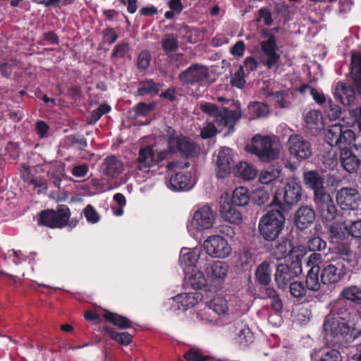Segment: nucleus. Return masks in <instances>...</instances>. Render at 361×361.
I'll list each match as a JSON object with an SVG mask.
<instances>
[{
	"label": "nucleus",
	"instance_id": "nucleus-1",
	"mask_svg": "<svg viewBox=\"0 0 361 361\" xmlns=\"http://www.w3.org/2000/svg\"><path fill=\"white\" fill-rule=\"evenodd\" d=\"M166 138L168 148L155 152L151 145L141 147L135 159L136 170L148 173L152 167L158 165L160 162L168 160L176 152L186 156H193L197 153L198 147L190 140L183 135H178L174 129L169 127L166 130Z\"/></svg>",
	"mask_w": 361,
	"mask_h": 361
},
{
	"label": "nucleus",
	"instance_id": "nucleus-2",
	"mask_svg": "<svg viewBox=\"0 0 361 361\" xmlns=\"http://www.w3.org/2000/svg\"><path fill=\"white\" fill-rule=\"evenodd\" d=\"M200 107L202 112L214 117L219 126L233 127L242 117L241 107L238 103H233L228 108L222 109H219L216 104L209 102L201 103Z\"/></svg>",
	"mask_w": 361,
	"mask_h": 361
},
{
	"label": "nucleus",
	"instance_id": "nucleus-3",
	"mask_svg": "<svg viewBox=\"0 0 361 361\" xmlns=\"http://www.w3.org/2000/svg\"><path fill=\"white\" fill-rule=\"evenodd\" d=\"M216 221V214L207 205L198 207L192 219L187 224V229L193 238L197 239L205 230L213 227Z\"/></svg>",
	"mask_w": 361,
	"mask_h": 361
},
{
	"label": "nucleus",
	"instance_id": "nucleus-4",
	"mask_svg": "<svg viewBox=\"0 0 361 361\" xmlns=\"http://www.w3.org/2000/svg\"><path fill=\"white\" fill-rule=\"evenodd\" d=\"M285 217L279 210H271L263 215L258 224L260 235L267 241L278 238L284 227Z\"/></svg>",
	"mask_w": 361,
	"mask_h": 361
},
{
	"label": "nucleus",
	"instance_id": "nucleus-5",
	"mask_svg": "<svg viewBox=\"0 0 361 361\" xmlns=\"http://www.w3.org/2000/svg\"><path fill=\"white\" fill-rule=\"evenodd\" d=\"M246 149L247 152L255 154L265 162L277 159L279 156V151L275 147L274 138L271 136L255 135Z\"/></svg>",
	"mask_w": 361,
	"mask_h": 361
},
{
	"label": "nucleus",
	"instance_id": "nucleus-6",
	"mask_svg": "<svg viewBox=\"0 0 361 361\" xmlns=\"http://www.w3.org/2000/svg\"><path fill=\"white\" fill-rule=\"evenodd\" d=\"M323 327L326 332L329 331L334 337L340 335L348 343L353 341L361 335V330H357L355 327L350 326L342 318L326 319Z\"/></svg>",
	"mask_w": 361,
	"mask_h": 361
},
{
	"label": "nucleus",
	"instance_id": "nucleus-7",
	"mask_svg": "<svg viewBox=\"0 0 361 361\" xmlns=\"http://www.w3.org/2000/svg\"><path fill=\"white\" fill-rule=\"evenodd\" d=\"M262 35L267 39L260 42L262 55L261 63L271 69L279 66L280 54L276 52L277 44L275 36L268 31H263Z\"/></svg>",
	"mask_w": 361,
	"mask_h": 361
},
{
	"label": "nucleus",
	"instance_id": "nucleus-8",
	"mask_svg": "<svg viewBox=\"0 0 361 361\" xmlns=\"http://www.w3.org/2000/svg\"><path fill=\"white\" fill-rule=\"evenodd\" d=\"M203 247L207 254L212 258L225 259L231 252V246L227 240L219 235L209 236L204 242Z\"/></svg>",
	"mask_w": 361,
	"mask_h": 361
},
{
	"label": "nucleus",
	"instance_id": "nucleus-9",
	"mask_svg": "<svg viewBox=\"0 0 361 361\" xmlns=\"http://www.w3.org/2000/svg\"><path fill=\"white\" fill-rule=\"evenodd\" d=\"M212 310L218 316L225 315L230 312L232 314L244 312L246 307L238 298L233 297L228 301L222 297L213 298L209 302Z\"/></svg>",
	"mask_w": 361,
	"mask_h": 361
},
{
	"label": "nucleus",
	"instance_id": "nucleus-10",
	"mask_svg": "<svg viewBox=\"0 0 361 361\" xmlns=\"http://www.w3.org/2000/svg\"><path fill=\"white\" fill-rule=\"evenodd\" d=\"M347 270L343 263L334 259L324 264L321 270L320 278L322 283L335 285L340 282L346 275Z\"/></svg>",
	"mask_w": 361,
	"mask_h": 361
},
{
	"label": "nucleus",
	"instance_id": "nucleus-11",
	"mask_svg": "<svg viewBox=\"0 0 361 361\" xmlns=\"http://www.w3.org/2000/svg\"><path fill=\"white\" fill-rule=\"evenodd\" d=\"M230 271V266L226 262L214 261L205 269L209 287L221 288L225 283Z\"/></svg>",
	"mask_w": 361,
	"mask_h": 361
},
{
	"label": "nucleus",
	"instance_id": "nucleus-12",
	"mask_svg": "<svg viewBox=\"0 0 361 361\" xmlns=\"http://www.w3.org/2000/svg\"><path fill=\"white\" fill-rule=\"evenodd\" d=\"M296 257L297 260L293 262L290 266L283 264L278 265L275 274V281L279 288H286L291 280L302 273L299 255H297Z\"/></svg>",
	"mask_w": 361,
	"mask_h": 361
},
{
	"label": "nucleus",
	"instance_id": "nucleus-13",
	"mask_svg": "<svg viewBox=\"0 0 361 361\" xmlns=\"http://www.w3.org/2000/svg\"><path fill=\"white\" fill-rule=\"evenodd\" d=\"M338 205L343 210H356L361 204V195L355 188L343 187L336 194Z\"/></svg>",
	"mask_w": 361,
	"mask_h": 361
},
{
	"label": "nucleus",
	"instance_id": "nucleus-14",
	"mask_svg": "<svg viewBox=\"0 0 361 361\" xmlns=\"http://www.w3.org/2000/svg\"><path fill=\"white\" fill-rule=\"evenodd\" d=\"M314 202L322 220L326 226L336 219L338 209L329 193L322 194V196L315 198Z\"/></svg>",
	"mask_w": 361,
	"mask_h": 361
},
{
	"label": "nucleus",
	"instance_id": "nucleus-15",
	"mask_svg": "<svg viewBox=\"0 0 361 361\" xmlns=\"http://www.w3.org/2000/svg\"><path fill=\"white\" fill-rule=\"evenodd\" d=\"M287 146L290 154L298 160L306 159L312 154L311 144L301 135H290Z\"/></svg>",
	"mask_w": 361,
	"mask_h": 361
},
{
	"label": "nucleus",
	"instance_id": "nucleus-16",
	"mask_svg": "<svg viewBox=\"0 0 361 361\" xmlns=\"http://www.w3.org/2000/svg\"><path fill=\"white\" fill-rule=\"evenodd\" d=\"M233 203L228 195H222L220 199L219 214L221 217L230 224L238 225L243 221L241 212Z\"/></svg>",
	"mask_w": 361,
	"mask_h": 361
},
{
	"label": "nucleus",
	"instance_id": "nucleus-17",
	"mask_svg": "<svg viewBox=\"0 0 361 361\" xmlns=\"http://www.w3.org/2000/svg\"><path fill=\"white\" fill-rule=\"evenodd\" d=\"M202 300V295L200 293H184L178 294L170 299L171 310L185 311L195 307Z\"/></svg>",
	"mask_w": 361,
	"mask_h": 361
},
{
	"label": "nucleus",
	"instance_id": "nucleus-18",
	"mask_svg": "<svg viewBox=\"0 0 361 361\" xmlns=\"http://www.w3.org/2000/svg\"><path fill=\"white\" fill-rule=\"evenodd\" d=\"M208 76V68L205 66L195 63L183 71L178 77L182 82L194 85L204 81Z\"/></svg>",
	"mask_w": 361,
	"mask_h": 361
},
{
	"label": "nucleus",
	"instance_id": "nucleus-19",
	"mask_svg": "<svg viewBox=\"0 0 361 361\" xmlns=\"http://www.w3.org/2000/svg\"><path fill=\"white\" fill-rule=\"evenodd\" d=\"M216 175L219 178H225L229 173L233 164V152L228 147H221L216 155Z\"/></svg>",
	"mask_w": 361,
	"mask_h": 361
},
{
	"label": "nucleus",
	"instance_id": "nucleus-20",
	"mask_svg": "<svg viewBox=\"0 0 361 361\" xmlns=\"http://www.w3.org/2000/svg\"><path fill=\"white\" fill-rule=\"evenodd\" d=\"M195 184L190 176L176 173L169 178H166V187L172 191L180 192L192 189Z\"/></svg>",
	"mask_w": 361,
	"mask_h": 361
},
{
	"label": "nucleus",
	"instance_id": "nucleus-21",
	"mask_svg": "<svg viewBox=\"0 0 361 361\" xmlns=\"http://www.w3.org/2000/svg\"><path fill=\"white\" fill-rule=\"evenodd\" d=\"M123 171V162L114 155L106 157L100 165V172L112 178H117Z\"/></svg>",
	"mask_w": 361,
	"mask_h": 361
},
{
	"label": "nucleus",
	"instance_id": "nucleus-22",
	"mask_svg": "<svg viewBox=\"0 0 361 361\" xmlns=\"http://www.w3.org/2000/svg\"><path fill=\"white\" fill-rule=\"evenodd\" d=\"M201 251L199 248L183 247L179 255V264L184 273H187L195 268L196 264L200 257Z\"/></svg>",
	"mask_w": 361,
	"mask_h": 361
},
{
	"label": "nucleus",
	"instance_id": "nucleus-23",
	"mask_svg": "<svg viewBox=\"0 0 361 361\" xmlns=\"http://www.w3.org/2000/svg\"><path fill=\"white\" fill-rule=\"evenodd\" d=\"M304 183L314 190V199L326 194L324 188V178L316 171H310L303 174Z\"/></svg>",
	"mask_w": 361,
	"mask_h": 361
},
{
	"label": "nucleus",
	"instance_id": "nucleus-24",
	"mask_svg": "<svg viewBox=\"0 0 361 361\" xmlns=\"http://www.w3.org/2000/svg\"><path fill=\"white\" fill-rule=\"evenodd\" d=\"M314 211L307 206L300 207L295 214V224L300 230L307 228L314 222Z\"/></svg>",
	"mask_w": 361,
	"mask_h": 361
},
{
	"label": "nucleus",
	"instance_id": "nucleus-25",
	"mask_svg": "<svg viewBox=\"0 0 361 361\" xmlns=\"http://www.w3.org/2000/svg\"><path fill=\"white\" fill-rule=\"evenodd\" d=\"M268 96L271 97L274 103L281 109H289L294 99L293 92L288 88L271 92Z\"/></svg>",
	"mask_w": 361,
	"mask_h": 361
},
{
	"label": "nucleus",
	"instance_id": "nucleus-26",
	"mask_svg": "<svg viewBox=\"0 0 361 361\" xmlns=\"http://www.w3.org/2000/svg\"><path fill=\"white\" fill-rule=\"evenodd\" d=\"M185 283L194 289H202L209 286L207 277L200 270L192 269L185 273Z\"/></svg>",
	"mask_w": 361,
	"mask_h": 361
},
{
	"label": "nucleus",
	"instance_id": "nucleus-27",
	"mask_svg": "<svg viewBox=\"0 0 361 361\" xmlns=\"http://www.w3.org/2000/svg\"><path fill=\"white\" fill-rule=\"evenodd\" d=\"M300 247H293L288 239H283L271 249V255L277 260L286 258L290 254L293 255L300 250Z\"/></svg>",
	"mask_w": 361,
	"mask_h": 361
},
{
	"label": "nucleus",
	"instance_id": "nucleus-28",
	"mask_svg": "<svg viewBox=\"0 0 361 361\" xmlns=\"http://www.w3.org/2000/svg\"><path fill=\"white\" fill-rule=\"evenodd\" d=\"M301 187L295 182L290 181L287 183L284 192V201L288 204H293L298 202L301 197Z\"/></svg>",
	"mask_w": 361,
	"mask_h": 361
},
{
	"label": "nucleus",
	"instance_id": "nucleus-29",
	"mask_svg": "<svg viewBox=\"0 0 361 361\" xmlns=\"http://www.w3.org/2000/svg\"><path fill=\"white\" fill-rule=\"evenodd\" d=\"M335 97L343 105H350L355 100V92L350 87L338 85L335 90Z\"/></svg>",
	"mask_w": 361,
	"mask_h": 361
},
{
	"label": "nucleus",
	"instance_id": "nucleus-30",
	"mask_svg": "<svg viewBox=\"0 0 361 361\" xmlns=\"http://www.w3.org/2000/svg\"><path fill=\"white\" fill-rule=\"evenodd\" d=\"M341 161L344 169L349 172H355L359 167L360 161L350 150H343L341 152Z\"/></svg>",
	"mask_w": 361,
	"mask_h": 361
},
{
	"label": "nucleus",
	"instance_id": "nucleus-31",
	"mask_svg": "<svg viewBox=\"0 0 361 361\" xmlns=\"http://www.w3.org/2000/svg\"><path fill=\"white\" fill-rule=\"evenodd\" d=\"M234 173L236 176L244 180H252L257 176L256 169L246 161L240 162L235 167Z\"/></svg>",
	"mask_w": 361,
	"mask_h": 361
},
{
	"label": "nucleus",
	"instance_id": "nucleus-32",
	"mask_svg": "<svg viewBox=\"0 0 361 361\" xmlns=\"http://www.w3.org/2000/svg\"><path fill=\"white\" fill-rule=\"evenodd\" d=\"M351 73L354 84L359 94H361V54H353Z\"/></svg>",
	"mask_w": 361,
	"mask_h": 361
},
{
	"label": "nucleus",
	"instance_id": "nucleus-33",
	"mask_svg": "<svg viewBox=\"0 0 361 361\" xmlns=\"http://www.w3.org/2000/svg\"><path fill=\"white\" fill-rule=\"evenodd\" d=\"M71 211L68 206L61 204L57 207L56 210H54V224L55 228H63L68 225V222L70 219Z\"/></svg>",
	"mask_w": 361,
	"mask_h": 361
},
{
	"label": "nucleus",
	"instance_id": "nucleus-34",
	"mask_svg": "<svg viewBox=\"0 0 361 361\" xmlns=\"http://www.w3.org/2000/svg\"><path fill=\"white\" fill-rule=\"evenodd\" d=\"M231 200L238 207H243L246 206L251 200V195L247 188L238 187L233 190Z\"/></svg>",
	"mask_w": 361,
	"mask_h": 361
},
{
	"label": "nucleus",
	"instance_id": "nucleus-35",
	"mask_svg": "<svg viewBox=\"0 0 361 361\" xmlns=\"http://www.w3.org/2000/svg\"><path fill=\"white\" fill-rule=\"evenodd\" d=\"M161 85L155 82L152 79H147L140 82V87L137 90V93L140 96H144L147 94H156L158 93Z\"/></svg>",
	"mask_w": 361,
	"mask_h": 361
},
{
	"label": "nucleus",
	"instance_id": "nucleus-36",
	"mask_svg": "<svg viewBox=\"0 0 361 361\" xmlns=\"http://www.w3.org/2000/svg\"><path fill=\"white\" fill-rule=\"evenodd\" d=\"M337 252L341 255L343 261H346L353 268H358L357 261L352 255L350 245L347 243L338 244L336 247Z\"/></svg>",
	"mask_w": 361,
	"mask_h": 361
},
{
	"label": "nucleus",
	"instance_id": "nucleus-37",
	"mask_svg": "<svg viewBox=\"0 0 361 361\" xmlns=\"http://www.w3.org/2000/svg\"><path fill=\"white\" fill-rule=\"evenodd\" d=\"M355 142V135L354 132L349 129L345 130L342 129L337 147L340 149L341 152L343 150H349V148L353 147Z\"/></svg>",
	"mask_w": 361,
	"mask_h": 361
},
{
	"label": "nucleus",
	"instance_id": "nucleus-38",
	"mask_svg": "<svg viewBox=\"0 0 361 361\" xmlns=\"http://www.w3.org/2000/svg\"><path fill=\"white\" fill-rule=\"evenodd\" d=\"M307 127L310 130H319L323 128L322 115L319 111L311 110L305 116Z\"/></svg>",
	"mask_w": 361,
	"mask_h": 361
},
{
	"label": "nucleus",
	"instance_id": "nucleus-39",
	"mask_svg": "<svg viewBox=\"0 0 361 361\" xmlns=\"http://www.w3.org/2000/svg\"><path fill=\"white\" fill-rule=\"evenodd\" d=\"M250 118L255 119L267 116L269 113L268 105L260 102H252L248 106Z\"/></svg>",
	"mask_w": 361,
	"mask_h": 361
},
{
	"label": "nucleus",
	"instance_id": "nucleus-40",
	"mask_svg": "<svg viewBox=\"0 0 361 361\" xmlns=\"http://www.w3.org/2000/svg\"><path fill=\"white\" fill-rule=\"evenodd\" d=\"M196 317L199 321L205 324L216 323L217 322V317L209 303L204 304V307L197 312Z\"/></svg>",
	"mask_w": 361,
	"mask_h": 361
},
{
	"label": "nucleus",
	"instance_id": "nucleus-41",
	"mask_svg": "<svg viewBox=\"0 0 361 361\" xmlns=\"http://www.w3.org/2000/svg\"><path fill=\"white\" fill-rule=\"evenodd\" d=\"M341 295L355 304H361V288L357 286H349L343 289Z\"/></svg>",
	"mask_w": 361,
	"mask_h": 361
},
{
	"label": "nucleus",
	"instance_id": "nucleus-42",
	"mask_svg": "<svg viewBox=\"0 0 361 361\" xmlns=\"http://www.w3.org/2000/svg\"><path fill=\"white\" fill-rule=\"evenodd\" d=\"M256 279L262 284L267 285L271 281V270L269 263L264 262L256 270Z\"/></svg>",
	"mask_w": 361,
	"mask_h": 361
},
{
	"label": "nucleus",
	"instance_id": "nucleus-43",
	"mask_svg": "<svg viewBox=\"0 0 361 361\" xmlns=\"http://www.w3.org/2000/svg\"><path fill=\"white\" fill-rule=\"evenodd\" d=\"M104 317L106 319V321L112 323L121 329H127L131 326L129 319L119 314L110 312H106L104 314Z\"/></svg>",
	"mask_w": 361,
	"mask_h": 361
},
{
	"label": "nucleus",
	"instance_id": "nucleus-44",
	"mask_svg": "<svg viewBox=\"0 0 361 361\" xmlns=\"http://www.w3.org/2000/svg\"><path fill=\"white\" fill-rule=\"evenodd\" d=\"M335 238H343L348 234V226L344 222L334 221L326 226Z\"/></svg>",
	"mask_w": 361,
	"mask_h": 361
},
{
	"label": "nucleus",
	"instance_id": "nucleus-45",
	"mask_svg": "<svg viewBox=\"0 0 361 361\" xmlns=\"http://www.w3.org/2000/svg\"><path fill=\"white\" fill-rule=\"evenodd\" d=\"M280 171L274 167H269L260 171L259 181L262 184H269L279 176Z\"/></svg>",
	"mask_w": 361,
	"mask_h": 361
},
{
	"label": "nucleus",
	"instance_id": "nucleus-46",
	"mask_svg": "<svg viewBox=\"0 0 361 361\" xmlns=\"http://www.w3.org/2000/svg\"><path fill=\"white\" fill-rule=\"evenodd\" d=\"M342 126L340 124H335L330 127L326 135V140L331 146L337 147L341 136Z\"/></svg>",
	"mask_w": 361,
	"mask_h": 361
},
{
	"label": "nucleus",
	"instance_id": "nucleus-47",
	"mask_svg": "<svg viewBox=\"0 0 361 361\" xmlns=\"http://www.w3.org/2000/svg\"><path fill=\"white\" fill-rule=\"evenodd\" d=\"M319 271L316 268L309 270L306 277V286L307 289L312 291H317L320 289L321 285L319 281Z\"/></svg>",
	"mask_w": 361,
	"mask_h": 361
},
{
	"label": "nucleus",
	"instance_id": "nucleus-48",
	"mask_svg": "<svg viewBox=\"0 0 361 361\" xmlns=\"http://www.w3.org/2000/svg\"><path fill=\"white\" fill-rule=\"evenodd\" d=\"M269 200V193L263 188L255 190L251 195V201L259 206L264 205Z\"/></svg>",
	"mask_w": 361,
	"mask_h": 361
},
{
	"label": "nucleus",
	"instance_id": "nucleus-49",
	"mask_svg": "<svg viewBox=\"0 0 361 361\" xmlns=\"http://www.w3.org/2000/svg\"><path fill=\"white\" fill-rule=\"evenodd\" d=\"M188 361H216L212 357L204 355L199 349L191 348L185 355Z\"/></svg>",
	"mask_w": 361,
	"mask_h": 361
},
{
	"label": "nucleus",
	"instance_id": "nucleus-50",
	"mask_svg": "<svg viewBox=\"0 0 361 361\" xmlns=\"http://www.w3.org/2000/svg\"><path fill=\"white\" fill-rule=\"evenodd\" d=\"M105 329L111 338L121 344L128 345L132 342L133 337L128 332L116 333L109 327H106Z\"/></svg>",
	"mask_w": 361,
	"mask_h": 361
},
{
	"label": "nucleus",
	"instance_id": "nucleus-51",
	"mask_svg": "<svg viewBox=\"0 0 361 361\" xmlns=\"http://www.w3.org/2000/svg\"><path fill=\"white\" fill-rule=\"evenodd\" d=\"M54 209H48L42 212L39 214L38 218V224L40 225H44L45 226L54 228Z\"/></svg>",
	"mask_w": 361,
	"mask_h": 361
},
{
	"label": "nucleus",
	"instance_id": "nucleus-52",
	"mask_svg": "<svg viewBox=\"0 0 361 361\" xmlns=\"http://www.w3.org/2000/svg\"><path fill=\"white\" fill-rule=\"evenodd\" d=\"M325 111L329 120L331 121H336L341 115V107L334 104L331 99L328 101L327 106L325 107Z\"/></svg>",
	"mask_w": 361,
	"mask_h": 361
},
{
	"label": "nucleus",
	"instance_id": "nucleus-53",
	"mask_svg": "<svg viewBox=\"0 0 361 361\" xmlns=\"http://www.w3.org/2000/svg\"><path fill=\"white\" fill-rule=\"evenodd\" d=\"M162 47L166 51H173L178 48V38L172 35H166L162 39Z\"/></svg>",
	"mask_w": 361,
	"mask_h": 361
},
{
	"label": "nucleus",
	"instance_id": "nucleus-54",
	"mask_svg": "<svg viewBox=\"0 0 361 361\" xmlns=\"http://www.w3.org/2000/svg\"><path fill=\"white\" fill-rule=\"evenodd\" d=\"M317 361H342V357L338 350H329L322 353Z\"/></svg>",
	"mask_w": 361,
	"mask_h": 361
},
{
	"label": "nucleus",
	"instance_id": "nucleus-55",
	"mask_svg": "<svg viewBox=\"0 0 361 361\" xmlns=\"http://www.w3.org/2000/svg\"><path fill=\"white\" fill-rule=\"evenodd\" d=\"M326 243L320 237H313L307 242V247L311 251H321L325 249Z\"/></svg>",
	"mask_w": 361,
	"mask_h": 361
},
{
	"label": "nucleus",
	"instance_id": "nucleus-56",
	"mask_svg": "<svg viewBox=\"0 0 361 361\" xmlns=\"http://www.w3.org/2000/svg\"><path fill=\"white\" fill-rule=\"evenodd\" d=\"M151 61L150 53L144 50L141 51L137 58V66L140 70H145L149 65Z\"/></svg>",
	"mask_w": 361,
	"mask_h": 361
},
{
	"label": "nucleus",
	"instance_id": "nucleus-57",
	"mask_svg": "<svg viewBox=\"0 0 361 361\" xmlns=\"http://www.w3.org/2000/svg\"><path fill=\"white\" fill-rule=\"evenodd\" d=\"M290 292L293 297L300 298L305 295L306 289L302 283L296 281L290 284Z\"/></svg>",
	"mask_w": 361,
	"mask_h": 361
},
{
	"label": "nucleus",
	"instance_id": "nucleus-58",
	"mask_svg": "<svg viewBox=\"0 0 361 361\" xmlns=\"http://www.w3.org/2000/svg\"><path fill=\"white\" fill-rule=\"evenodd\" d=\"M322 261V256L321 254L319 253H312L311 254L309 257H308V259L306 262V266L307 267H310V269L309 270H313L314 268H316L317 269V271H319V264H321Z\"/></svg>",
	"mask_w": 361,
	"mask_h": 361
},
{
	"label": "nucleus",
	"instance_id": "nucleus-59",
	"mask_svg": "<svg viewBox=\"0 0 361 361\" xmlns=\"http://www.w3.org/2000/svg\"><path fill=\"white\" fill-rule=\"evenodd\" d=\"M245 83V80L244 78L243 67L241 66L238 71L232 76L231 84L233 87L242 88Z\"/></svg>",
	"mask_w": 361,
	"mask_h": 361
},
{
	"label": "nucleus",
	"instance_id": "nucleus-60",
	"mask_svg": "<svg viewBox=\"0 0 361 361\" xmlns=\"http://www.w3.org/2000/svg\"><path fill=\"white\" fill-rule=\"evenodd\" d=\"M84 215L88 222L95 224L99 221V216L93 207L88 204L83 210Z\"/></svg>",
	"mask_w": 361,
	"mask_h": 361
},
{
	"label": "nucleus",
	"instance_id": "nucleus-61",
	"mask_svg": "<svg viewBox=\"0 0 361 361\" xmlns=\"http://www.w3.org/2000/svg\"><path fill=\"white\" fill-rule=\"evenodd\" d=\"M154 107V104L140 102L136 106V114L139 116H147L153 110Z\"/></svg>",
	"mask_w": 361,
	"mask_h": 361
},
{
	"label": "nucleus",
	"instance_id": "nucleus-62",
	"mask_svg": "<svg viewBox=\"0 0 361 361\" xmlns=\"http://www.w3.org/2000/svg\"><path fill=\"white\" fill-rule=\"evenodd\" d=\"M257 20H263L266 25H271L272 24V17L270 11L266 8H262L259 10V17Z\"/></svg>",
	"mask_w": 361,
	"mask_h": 361
},
{
	"label": "nucleus",
	"instance_id": "nucleus-63",
	"mask_svg": "<svg viewBox=\"0 0 361 361\" xmlns=\"http://www.w3.org/2000/svg\"><path fill=\"white\" fill-rule=\"evenodd\" d=\"M245 50V44L243 41L240 40L237 42L231 48V54L235 57H242L244 55Z\"/></svg>",
	"mask_w": 361,
	"mask_h": 361
},
{
	"label": "nucleus",
	"instance_id": "nucleus-64",
	"mask_svg": "<svg viewBox=\"0 0 361 361\" xmlns=\"http://www.w3.org/2000/svg\"><path fill=\"white\" fill-rule=\"evenodd\" d=\"M348 234L355 238H361V220L352 222L348 226Z\"/></svg>",
	"mask_w": 361,
	"mask_h": 361
}]
</instances>
